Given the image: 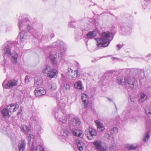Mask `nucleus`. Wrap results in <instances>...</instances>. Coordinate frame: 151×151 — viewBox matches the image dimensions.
<instances>
[{"mask_svg":"<svg viewBox=\"0 0 151 151\" xmlns=\"http://www.w3.org/2000/svg\"><path fill=\"white\" fill-rule=\"evenodd\" d=\"M145 111L146 114L148 116H151V104L149 107L146 109Z\"/></svg>","mask_w":151,"mask_h":151,"instance_id":"36","label":"nucleus"},{"mask_svg":"<svg viewBox=\"0 0 151 151\" xmlns=\"http://www.w3.org/2000/svg\"><path fill=\"white\" fill-rule=\"evenodd\" d=\"M48 88L52 91L56 90L57 88V85L55 83H52L48 85Z\"/></svg>","mask_w":151,"mask_h":151,"instance_id":"32","label":"nucleus"},{"mask_svg":"<svg viewBox=\"0 0 151 151\" xmlns=\"http://www.w3.org/2000/svg\"><path fill=\"white\" fill-rule=\"evenodd\" d=\"M21 130L27 134H28L30 132L29 127L25 125H22L20 127Z\"/></svg>","mask_w":151,"mask_h":151,"instance_id":"29","label":"nucleus"},{"mask_svg":"<svg viewBox=\"0 0 151 151\" xmlns=\"http://www.w3.org/2000/svg\"><path fill=\"white\" fill-rule=\"evenodd\" d=\"M20 114V112H19L17 113V114L18 115H19Z\"/></svg>","mask_w":151,"mask_h":151,"instance_id":"54","label":"nucleus"},{"mask_svg":"<svg viewBox=\"0 0 151 151\" xmlns=\"http://www.w3.org/2000/svg\"><path fill=\"white\" fill-rule=\"evenodd\" d=\"M146 125L147 128L148 129H150L151 128V123L149 121H147L146 123Z\"/></svg>","mask_w":151,"mask_h":151,"instance_id":"43","label":"nucleus"},{"mask_svg":"<svg viewBox=\"0 0 151 151\" xmlns=\"http://www.w3.org/2000/svg\"><path fill=\"white\" fill-rule=\"evenodd\" d=\"M81 97L84 105V108H86L88 106V95L86 94H83V95H81Z\"/></svg>","mask_w":151,"mask_h":151,"instance_id":"23","label":"nucleus"},{"mask_svg":"<svg viewBox=\"0 0 151 151\" xmlns=\"http://www.w3.org/2000/svg\"><path fill=\"white\" fill-rule=\"evenodd\" d=\"M38 118L36 116L33 115L30 118L29 122L30 123L35 125L38 123Z\"/></svg>","mask_w":151,"mask_h":151,"instance_id":"30","label":"nucleus"},{"mask_svg":"<svg viewBox=\"0 0 151 151\" xmlns=\"http://www.w3.org/2000/svg\"><path fill=\"white\" fill-rule=\"evenodd\" d=\"M113 59H118V58H114V57H113Z\"/></svg>","mask_w":151,"mask_h":151,"instance_id":"56","label":"nucleus"},{"mask_svg":"<svg viewBox=\"0 0 151 151\" xmlns=\"http://www.w3.org/2000/svg\"><path fill=\"white\" fill-rule=\"evenodd\" d=\"M59 121L63 124H65L67 121V118L66 116L64 115L60 118Z\"/></svg>","mask_w":151,"mask_h":151,"instance_id":"37","label":"nucleus"},{"mask_svg":"<svg viewBox=\"0 0 151 151\" xmlns=\"http://www.w3.org/2000/svg\"><path fill=\"white\" fill-rule=\"evenodd\" d=\"M6 128L2 124H0V131L3 132L4 131H6Z\"/></svg>","mask_w":151,"mask_h":151,"instance_id":"42","label":"nucleus"},{"mask_svg":"<svg viewBox=\"0 0 151 151\" xmlns=\"http://www.w3.org/2000/svg\"><path fill=\"white\" fill-rule=\"evenodd\" d=\"M121 30L123 32L124 35H129L131 31L132 27L128 24L124 23L121 27Z\"/></svg>","mask_w":151,"mask_h":151,"instance_id":"12","label":"nucleus"},{"mask_svg":"<svg viewBox=\"0 0 151 151\" xmlns=\"http://www.w3.org/2000/svg\"><path fill=\"white\" fill-rule=\"evenodd\" d=\"M123 46H124V45L123 44H122L121 45L120 44H118L116 45V47L118 48V50H119L121 48H122L123 47Z\"/></svg>","mask_w":151,"mask_h":151,"instance_id":"48","label":"nucleus"},{"mask_svg":"<svg viewBox=\"0 0 151 151\" xmlns=\"http://www.w3.org/2000/svg\"><path fill=\"white\" fill-rule=\"evenodd\" d=\"M75 22V21H72L70 22L68 24V26L70 27H73V28H76V27L75 26H73L72 24V23L73 22L74 23Z\"/></svg>","mask_w":151,"mask_h":151,"instance_id":"44","label":"nucleus"},{"mask_svg":"<svg viewBox=\"0 0 151 151\" xmlns=\"http://www.w3.org/2000/svg\"><path fill=\"white\" fill-rule=\"evenodd\" d=\"M150 56H151V55H150V54H149L148 55V57H149Z\"/></svg>","mask_w":151,"mask_h":151,"instance_id":"57","label":"nucleus"},{"mask_svg":"<svg viewBox=\"0 0 151 151\" xmlns=\"http://www.w3.org/2000/svg\"><path fill=\"white\" fill-rule=\"evenodd\" d=\"M112 29L113 31L111 32L108 31L104 32L101 34V38L95 39L97 41L96 50L101 47H105L109 45L116 32V28L115 27H112Z\"/></svg>","mask_w":151,"mask_h":151,"instance_id":"3","label":"nucleus"},{"mask_svg":"<svg viewBox=\"0 0 151 151\" xmlns=\"http://www.w3.org/2000/svg\"><path fill=\"white\" fill-rule=\"evenodd\" d=\"M129 100L130 102H131V104L134 102L136 101L135 97L131 96H129Z\"/></svg>","mask_w":151,"mask_h":151,"instance_id":"39","label":"nucleus"},{"mask_svg":"<svg viewBox=\"0 0 151 151\" xmlns=\"http://www.w3.org/2000/svg\"><path fill=\"white\" fill-rule=\"evenodd\" d=\"M42 40H46L48 38V37L47 35H42Z\"/></svg>","mask_w":151,"mask_h":151,"instance_id":"47","label":"nucleus"},{"mask_svg":"<svg viewBox=\"0 0 151 151\" xmlns=\"http://www.w3.org/2000/svg\"><path fill=\"white\" fill-rule=\"evenodd\" d=\"M28 78V76H26L25 77V82H26V80Z\"/></svg>","mask_w":151,"mask_h":151,"instance_id":"51","label":"nucleus"},{"mask_svg":"<svg viewBox=\"0 0 151 151\" xmlns=\"http://www.w3.org/2000/svg\"><path fill=\"white\" fill-rule=\"evenodd\" d=\"M74 86L76 88L79 90H83L84 88L82 86V82L80 81H77L74 84Z\"/></svg>","mask_w":151,"mask_h":151,"instance_id":"28","label":"nucleus"},{"mask_svg":"<svg viewBox=\"0 0 151 151\" xmlns=\"http://www.w3.org/2000/svg\"><path fill=\"white\" fill-rule=\"evenodd\" d=\"M34 92L36 97L43 95L46 93V91L44 88L40 87L36 88Z\"/></svg>","mask_w":151,"mask_h":151,"instance_id":"16","label":"nucleus"},{"mask_svg":"<svg viewBox=\"0 0 151 151\" xmlns=\"http://www.w3.org/2000/svg\"><path fill=\"white\" fill-rule=\"evenodd\" d=\"M117 117H118V118H117V117H116V119H115V120L114 121V123L113 124L114 125L118 124V123H120V122L119 121V119H118V118L119 119H120V118H119V116H118Z\"/></svg>","mask_w":151,"mask_h":151,"instance_id":"45","label":"nucleus"},{"mask_svg":"<svg viewBox=\"0 0 151 151\" xmlns=\"http://www.w3.org/2000/svg\"><path fill=\"white\" fill-rule=\"evenodd\" d=\"M63 41L58 40L53 42L52 46L47 47V50L50 51L49 58L54 66L56 65L57 63L60 62L64 56L65 53Z\"/></svg>","mask_w":151,"mask_h":151,"instance_id":"1","label":"nucleus"},{"mask_svg":"<svg viewBox=\"0 0 151 151\" xmlns=\"http://www.w3.org/2000/svg\"><path fill=\"white\" fill-rule=\"evenodd\" d=\"M29 151H44L43 148L40 145L36 147L35 146L34 144L32 143Z\"/></svg>","mask_w":151,"mask_h":151,"instance_id":"24","label":"nucleus"},{"mask_svg":"<svg viewBox=\"0 0 151 151\" xmlns=\"http://www.w3.org/2000/svg\"><path fill=\"white\" fill-rule=\"evenodd\" d=\"M138 101L140 103H142L145 101L147 99V96L144 93H140L138 95Z\"/></svg>","mask_w":151,"mask_h":151,"instance_id":"25","label":"nucleus"},{"mask_svg":"<svg viewBox=\"0 0 151 151\" xmlns=\"http://www.w3.org/2000/svg\"><path fill=\"white\" fill-rule=\"evenodd\" d=\"M18 143L19 151H24L26 145L25 141L24 140H20Z\"/></svg>","mask_w":151,"mask_h":151,"instance_id":"19","label":"nucleus"},{"mask_svg":"<svg viewBox=\"0 0 151 151\" xmlns=\"http://www.w3.org/2000/svg\"><path fill=\"white\" fill-rule=\"evenodd\" d=\"M132 104L133 107H134V108L137 109L139 107V106L137 104V101L134 102L132 103Z\"/></svg>","mask_w":151,"mask_h":151,"instance_id":"46","label":"nucleus"},{"mask_svg":"<svg viewBox=\"0 0 151 151\" xmlns=\"http://www.w3.org/2000/svg\"><path fill=\"white\" fill-rule=\"evenodd\" d=\"M70 70L71 72L74 73V75L71 76V77L72 78H77L79 75H80V73H79V72L78 70H75L73 72L71 69H70Z\"/></svg>","mask_w":151,"mask_h":151,"instance_id":"34","label":"nucleus"},{"mask_svg":"<svg viewBox=\"0 0 151 151\" xmlns=\"http://www.w3.org/2000/svg\"><path fill=\"white\" fill-rule=\"evenodd\" d=\"M36 128L37 129V130L39 134H40L43 130V129L39 125H37Z\"/></svg>","mask_w":151,"mask_h":151,"instance_id":"41","label":"nucleus"},{"mask_svg":"<svg viewBox=\"0 0 151 151\" xmlns=\"http://www.w3.org/2000/svg\"><path fill=\"white\" fill-rule=\"evenodd\" d=\"M19 108V105L17 104H12L6 107V109L12 114V112L16 111Z\"/></svg>","mask_w":151,"mask_h":151,"instance_id":"15","label":"nucleus"},{"mask_svg":"<svg viewBox=\"0 0 151 151\" xmlns=\"http://www.w3.org/2000/svg\"><path fill=\"white\" fill-rule=\"evenodd\" d=\"M80 123L81 122L79 119L76 117H73L71 119L70 121H69L68 125L69 127L71 128V126L78 127L80 125Z\"/></svg>","mask_w":151,"mask_h":151,"instance_id":"14","label":"nucleus"},{"mask_svg":"<svg viewBox=\"0 0 151 151\" xmlns=\"http://www.w3.org/2000/svg\"><path fill=\"white\" fill-rule=\"evenodd\" d=\"M1 109L0 108V114H1Z\"/></svg>","mask_w":151,"mask_h":151,"instance_id":"55","label":"nucleus"},{"mask_svg":"<svg viewBox=\"0 0 151 151\" xmlns=\"http://www.w3.org/2000/svg\"><path fill=\"white\" fill-rule=\"evenodd\" d=\"M115 108H116V109H117V108H116V107L115 105Z\"/></svg>","mask_w":151,"mask_h":151,"instance_id":"58","label":"nucleus"},{"mask_svg":"<svg viewBox=\"0 0 151 151\" xmlns=\"http://www.w3.org/2000/svg\"><path fill=\"white\" fill-rule=\"evenodd\" d=\"M97 31L94 30L89 32L86 35L87 38L89 39L93 38L97 35Z\"/></svg>","mask_w":151,"mask_h":151,"instance_id":"26","label":"nucleus"},{"mask_svg":"<svg viewBox=\"0 0 151 151\" xmlns=\"http://www.w3.org/2000/svg\"><path fill=\"white\" fill-rule=\"evenodd\" d=\"M63 109H64V107H63Z\"/></svg>","mask_w":151,"mask_h":151,"instance_id":"59","label":"nucleus"},{"mask_svg":"<svg viewBox=\"0 0 151 151\" xmlns=\"http://www.w3.org/2000/svg\"><path fill=\"white\" fill-rule=\"evenodd\" d=\"M61 128L63 129V135L65 137H67L72 133L75 136L78 137H82L83 136L82 131L79 129H75V128L69 127V128L66 126H62Z\"/></svg>","mask_w":151,"mask_h":151,"instance_id":"5","label":"nucleus"},{"mask_svg":"<svg viewBox=\"0 0 151 151\" xmlns=\"http://www.w3.org/2000/svg\"><path fill=\"white\" fill-rule=\"evenodd\" d=\"M22 31L19 33L18 35V37H19V38L20 39V44L21 46H20L22 47L23 46L24 44L26 43V40L27 39V33L24 31L23 30H21ZM20 46H19V47Z\"/></svg>","mask_w":151,"mask_h":151,"instance_id":"13","label":"nucleus"},{"mask_svg":"<svg viewBox=\"0 0 151 151\" xmlns=\"http://www.w3.org/2000/svg\"><path fill=\"white\" fill-rule=\"evenodd\" d=\"M97 60L96 59H94L93 60H92L91 62L92 63H94L96 62L97 61Z\"/></svg>","mask_w":151,"mask_h":151,"instance_id":"50","label":"nucleus"},{"mask_svg":"<svg viewBox=\"0 0 151 151\" xmlns=\"http://www.w3.org/2000/svg\"><path fill=\"white\" fill-rule=\"evenodd\" d=\"M76 143L77 144L78 148L80 151H82L83 150L85 144L82 141L78 140L76 141Z\"/></svg>","mask_w":151,"mask_h":151,"instance_id":"27","label":"nucleus"},{"mask_svg":"<svg viewBox=\"0 0 151 151\" xmlns=\"http://www.w3.org/2000/svg\"><path fill=\"white\" fill-rule=\"evenodd\" d=\"M124 146L125 147L129 150H134L137 149L138 148V145L137 144H126Z\"/></svg>","mask_w":151,"mask_h":151,"instance_id":"20","label":"nucleus"},{"mask_svg":"<svg viewBox=\"0 0 151 151\" xmlns=\"http://www.w3.org/2000/svg\"><path fill=\"white\" fill-rule=\"evenodd\" d=\"M16 42H6L2 45L1 50L2 51L4 60L9 59L11 55L13 60L17 62V60L18 55L15 52V47H19V45H16Z\"/></svg>","mask_w":151,"mask_h":151,"instance_id":"2","label":"nucleus"},{"mask_svg":"<svg viewBox=\"0 0 151 151\" xmlns=\"http://www.w3.org/2000/svg\"><path fill=\"white\" fill-rule=\"evenodd\" d=\"M2 116L5 119L9 118L10 116V112L6 108H5L1 110V111Z\"/></svg>","mask_w":151,"mask_h":151,"instance_id":"22","label":"nucleus"},{"mask_svg":"<svg viewBox=\"0 0 151 151\" xmlns=\"http://www.w3.org/2000/svg\"><path fill=\"white\" fill-rule=\"evenodd\" d=\"M95 149L98 150L105 151L106 149V143L103 142L100 140L94 141L93 143Z\"/></svg>","mask_w":151,"mask_h":151,"instance_id":"9","label":"nucleus"},{"mask_svg":"<svg viewBox=\"0 0 151 151\" xmlns=\"http://www.w3.org/2000/svg\"><path fill=\"white\" fill-rule=\"evenodd\" d=\"M62 88L64 91H66L70 90V86L68 83H65L62 86Z\"/></svg>","mask_w":151,"mask_h":151,"instance_id":"35","label":"nucleus"},{"mask_svg":"<svg viewBox=\"0 0 151 151\" xmlns=\"http://www.w3.org/2000/svg\"><path fill=\"white\" fill-rule=\"evenodd\" d=\"M85 134L88 139H92L97 135V132L95 129L89 127L86 130Z\"/></svg>","mask_w":151,"mask_h":151,"instance_id":"10","label":"nucleus"},{"mask_svg":"<svg viewBox=\"0 0 151 151\" xmlns=\"http://www.w3.org/2000/svg\"><path fill=\"white\" fill-rule=\"evenodd\" d=\"M59 108H62V107L60 105L59 107L58 106L55 107L52 111V116L56 119L58 118L59 115L61 113V110Z\"/></svg>","mask_w":151,"mask_h":151,"instance_id":"18","label":"nucleus"},{"mask_svg":"<svg viewBox=\"0 0 151 151\" xmlns=\"http://www.w3.org/2000/svg\"><path fill=\"white\" fill-rule=\"evenodd\" d=\"M31 22L29 19L28 15H24L19 17L18 25L19 29L23 30L27 29L33 34V37L36 39H37L38 37L35 36V34L37 33L36 31L31 25Z\"/></svg>","mask_w":151,"mask_h":151,"instance_id":"4","label":"nucleus"},{"mask_svg":"<svg viewBox=\"0 0 151 151\" xmlns=\"http://www.w3.org/2000/svg\"><path fill=\"white\" fill-rule=\"evenodd\" d=\"M18 81L17 80H11L8 82L5 81L3 83L2 86L4 88H10L17 85Z\"/></svg>","mask_w":151,"mask_h":151,"instance_id":"11","label":"nucleus"},{"mask_svg":"<svg viewBox=\"0 0 151 151\" xmlns=\"http://www.w3.org/2000/svg\"><path fill=\"white\" fill-rule=\"evenodd\" d=\"M131 69H123L119 70L120 73L122 75H129L132 74Z\"/></svg>","mask_w":151,"mask_h":151,"instance_id":"21","label":"nucleus"},{"mask_svg":"<svg viewBox=\"0 0 151 151\" xmlns=\"http://www.w3.org/2000/svg\"><path fill=\"white\" fill-rule=\"evenodd\" d=\"M118 129L116 127H113L111 128L109 130V133L111 134H116L118 133Z\"/></svg>","mask_w":151,"mask_h":151,"instance_id":"33","label":"nucleus"},{"mask_svg":"<svg viewBox=\"0 0 151 151\" xmlns=\"http://www.w3.org/2000/svg\"><path fill=\"white\" fill-rule=\"evenodd\" d=\"M117 81L119 84L129 85L132 88L134 87L137 82V81L132 77L129 78L124 77H118Z\"/></svg>","mask_w":151,"mask_h":151,"instance_id":"6","label":"nucleus"},{"mask_svg":"<svg viewBox=\"0 0 151 151\" xmlns=\"http://www.w3.org/2000/svg\"><path fill=\"white\" fill-rule=\"evenodd\" d=\"M131 69L133 70H131L132 74L133 73L134 74L138 75L140 73V70L139 69L134 68H131Z\"/></svg>","mask_w":151,"mask_h":151,"instance_id":"38","label":"nucleus"},{"mask_svg":"<svg viewBox=\"0 0 151 151\" xmlns=\"http://www.w3.org/2000/svg\"><path fill=\"white\" fill-rule=\"evenodd\" d=\"M31 137V136H29L28 137V140H29V141L30 140V141L31 140V138H30V137Z\"/></svg>","mask_w":151,"mask_h":151,"instance_id":"53","label":"nucleus"},{"mask_svg":"<svg viewBox=\"0 0 151 151\" xmlns=\"http://www.w3.org/2000/svg\"><path fill=\"white\" fill-rule=\"evenodd\" d=\"M115 147L113 146H112L111 147H110V149L111 150V151H114V149H115Z\"/></svg>","mask_w":151,"mask_h":151,"instance_id":"49","label":"nucleus"},{"mask_svg":"<svg viewBox=\"0 0 151 151\" xmlns=\"http://www.w3.org/2000/svg\"><path fill=\"white\" fill-rule=\"evenodd\" d=\"M107 99L108 100L111 101H112V100L111 99H110V98H107Z\"/></svg>","mask_w":151,"mask_h":151,"instance_id":"52","label":"nucleus"},{"mask_svg":"<svg viewBox=\"0 0 151 151\" xmlns=\"http://www.w3.org/2000/svg\"><path fill=\"white\" fill-rule=\"evenodd\" d=\"M44 75L50 78H52L57 77L58 72L56 70L51 68L49 65L46 66L43 70Z\"/></svg>","mask_w":151,"mask_h":151,"instance_id":"7","label":"nucleus"},{"mask_svg":"<svg viewBox=\"0 0 151 151\" xmlns=\"http://www.w3.org/2000/svg\"><path fill=\"white\" fill-rule=\"evenodd\" d=\"M122 115H124V120H122V122L124 123L130 121L131 123H133L137 122V119L132 115L129 111H125L123 112Z\"/></svg>","mask_w":151,"mask_h":151,"instance_id":"8","label":"nucleus"},{"mask_svg":"<svg viewBox=\"0 0 151 151\" xmlns=\"http://www.w3.org/2000/svg\"><path fill=\"white\" fill-rule=\"evenodd\" d=\"M94 122L97 126V130L98 132H100L103 131L104 130L105 127L104 125L99 120H95Z\"/></svg>","mask_w":151,"mask_h":151,"instance_id":"17","label":"nucleus"},{"mask_svg":"<svg viewBox=\"0 0 151 151\" xmlns=\"http://www.w3.org/2000/svg\"><path fill=\"white\" fill-rule=\"evenodd\" d=\"M150 131H147L145 133L142 139L144 142L146 143L147 142L148 139L150 137Z\"/></svg>","mask_w":151,"mask_h":151,"instance_id":"31","label":"nucleus"},{"mask_svg":"<svg viewBox=\"0 0 151 151\" xmlns=\"http://www.w3.org/2000/svg\"><path fill=\"white\" fill-rule=\"evenodd\" d=\"M42 84V81H41L40 80L37 79L36 81L35 82L34 85L36 86H40Z\"/></svg>","mask_w":151,"mask_h":151,"instance_id":"40","label":"nucleus"}]
</instances>
